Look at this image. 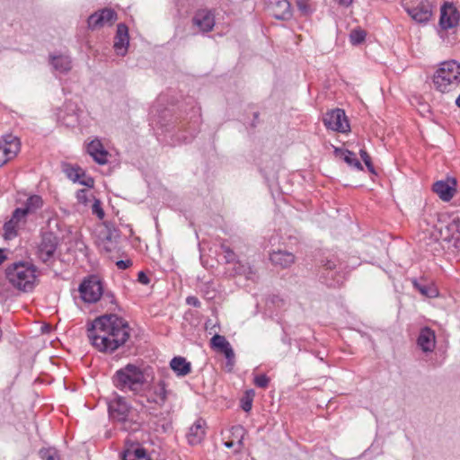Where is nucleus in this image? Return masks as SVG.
Masks as SVG:
<instances>
[{"label":"nucleus","instance_id":"54","mask_svg":"<svg viewBox=\"0 0 460 460\" xmlns=\"http://www.w3.org/2000/svg\"><path fill=\"white\" fill-rule=\"evenodd\" d=\"M111 239H112V234H110L108 236H107V240L109 241V243H111V245H104V249L106 250V252H111L113 250V245H112V242H111Z\"/></svg>","mask_w":460,"mask_h":460},{"label":"nucleus","instance_id":"20","mask_svg":"<svg viewBox=\"0 0 460 460\" xmlns=\"http://www.w3.org/2000/svg\"><path fill=\"white\" fill-rule=\"evenodd\" d=\"M206 422L202 419L197 420L187 433V440L190 445L199 444L205 436Z\"/></svg>","mask_w":460,"mask_h":460},{"label":"nucleus","instance_id":"40","mask_svg":"<svg viewBox=\"0 0 460 460\" xmlns=\"http://www.w3.org/2000/svg\"><path fill=\"white\" fill-rule=\"evenodd\" d=\"M252 395H250L249 392L241 399V408L245 412H249L252 410Z\"/></svg>","mask_w":460,"mask_h":460},{"label":"nucleus","instance_id":"48","mask_svg":"<svg viewBox=\"0 0 460 460\" xmlns=\"http://www.w3.org/2000/svg\"><path fill=\"white\" fill-rule=\"evenodd\" d=\"M132 265L131 260H119L116 262V266L119 270H127Z\"/></svg>","mask_w":460,"mask_h":460},{"label":"nucleus","instance_id":"50","mask_svg":"<svg viewBox=\"0 0 460 460\" xmlns=\"http://www.w3.org/2000/svg\"><path fill=\"white\" fill-rule=\"evenodd\" d=\"M58 123L60 125H65L67 128H74L75 125V122L79 123L78 117L75 118V119L73 123H66L65 120L67 117H66V116L58 117Z\"/></svg>","mask_w":460,"mask_h":460},{"label":"nucleus","instance_id":"26","mask_svg":"<svg viewBox=\"0 0 460 460\" xmlns=\"http://www.w3.org/2000/svg\"><path fill=\"white\" fill-rule=\"evenodd\" d=\"M44 201L41 196L40 195H31L27 198L25 202L23 203L21 208L24 211V213L29 216L35 214L39 209L43 207Z\"/></svg>","mask_w":460,"mask_h":460},{"label":"nucleus","instance_id":"17","mask_svg":"<svg viewBox=\"0 0 460 460\" xmlns=\"http://www.w3.org/2000/svg\"><path fill=\"white\" fill-rule=\"evenodd\" d=\"M169 394L170 391L166 389L165 382L161 380L151 389L150 394L147 395V402L163 407L167 401Z\"/></svg>","mask_w":460,"mask_h":460},{"label":"nucleus","instance_id":"44","mask_svg":"<svg viewBox=\"0 0 460 460\" xmlns=\"http://www.w3.org/2000/svg\"><path fill=\"white\" fill-rule=\"evenodd\" d=\"M93 213L98 217V218L102 219L104 217V211L101 207V203L99 200H95L93 205Z\"/></svg>","mask_w":460,"mask_h":460},{"label":"nucleus","instance_id":"56","mask_svg":"<svg viewBox=\"0 0 460 460\" xmlns=\"http://www.w3.org/2000/svg\"><path fill=\"white\" fill-rule=\"evenodd\" d=\"M166 98H167L166 94H161V95H159V97L157 99V102L159 104L163 103L166 100Z\"/></svg>","mask_w":460,"mask_h":460},{"label":"nucleus","instance_id":"41","mask_svg":"<svg viewBox=\"0 0 460 460\" xmlns=\"http://www.w3.org/2000/svg\"><path fill=\"white\" fill-rule=\"evenodd\" d=\"M270 383V378L265 375H258L254 377V385L260 388H267Z\"/></svg>","mask_w":460,"mask_h":460},{"label":"nucleus","instance_id":"12","mask_svg":"<svg viewBox=\"0 0 460 460\" xmlns=\"http://www.w3.org/2000/svg\"><path fill=\"white\" fill-rule=\"evenodd\" d=\"M117 19L116 13L109 8L94 13L88 18V26L92 30L111 24Z\"/></svg>","mask_w":460,"mask_h":460},{"label":"nucleus","instance_id":"18","mask_svg":"<svg viewBox=\"0 0 460 460\" xmlns=\"http://www.w3.org/2000/svg\"><path fill=\"white\" fill-rule=\"evenodd\" d=\"M408 14L418 23H426L429 21L432 11L429 4H420L415 7L406 9Z\"/></svg>","mask_w":460,"mask_h":460},{"label":"nucleus","instance_id":"33","mask_svg":"<svg viewBox=\"0 0 460 460\" xmlns=\"http://www.w3.org/2000/svg\"><path fill=\"white\" fill-rule=\"evenodd\" d=\"M59 112L65 113V115H78L84 112L81 106L78 105L77 102L69 101L64 104Z\"/></svg>","mask_w":460,"mask_h":460},{"label":"nucleus","instance_id":"13","mask_svg":"<svg viewBox=\"0 0 460 460\" xmlns=\"http://www.w3.org/2000/svg\"><path fill=\"white\" fill-rule=\"evenodd\" d=\"M129 45L128 28L124 23L117 25L116 35L114 37L113 48L119 56H125Z\"/></svg>","mask_w":460,"mask_h":460},{"label":"nucleus","instance_id":"36","mask_svg":"<svg viewBox=\"0 0 460 460\" xmlns=\"http://www.w3.org/2000/svg\"><path fill=\"white\" fill-rule=\"evenodd\" d=\"M366 32L361 29H355L349 34V40L352 45H358L365 40Z\"/></svg>","mask_w":460,"mask_h":460},{"label":"nucleus","instance_id":"28","mask_svg":"<svg viewBox=\"0 0 460 460\" xmlns=\"http://www.w3.org/2000/svg\"><path fill=\"white\" fill-rule=\"evenodd\" d=\"M234 271L237 275L244 276L247 279H252L255 276L253 268L248 262H243L239 260L234 263Z\"/></svg>","mask_w":460,"mask_h":460},{"label":"nucleus","instance_id":"37","mask_svg":"<svg viewBox=\"0 0 460 460\" xmlns=\"http://www.w3.org/2000/svg\"><path fill=\"white\" fill-rule=\"evenodd\" d=\"M27 215L24 213V211L21 208H17L13 210L12 213L11 220L15 222L18 226H20L21 224L26 223Z\"/></svg>","mask_w":460,"mask_h":460},{"label":"nucleus","instance_id":"16","mask_svg":"<svg viewBox=\"0 0 460 460\" xmlns=\"http://www.w3.org/2000/svg\"><path fill=\"white\" fill-rule=\"evenodd\" d=\"M86 152L99 164H106L108 163V151L104 148L100 139L95 138L88 143Z\"/></svg>","mask_w":460,"mask_h":460},{"label":"nucleus","instance_id":"4","mask_svg":"<svg viewBox=\"0 0 460 460\" xmlns=\"http://www.w3.org/2000/svg\"><path fill=\"white\" fill-rule=\"evenodd\" d=\"M433 83L441 93L456 90L460 84V63L456 60L441 62L434 74Z\"/></svg>","mask_w":460,"mask_h":460},{"label":"nucleus","instance_id":"5","mask_svg":"<svg viewBox=\"0 0 460 460\" xmlns=\"http://www.w3.org/2000/svg\"><path fill=\"white\" fill-rule=\"evenodd\" d=\"M347 265L337 256L332 255L322 261L320 280L328 287L336 288L343 284Z\"/></svg>","mask_w":460,"mask_h":460},{"label":"nucleus","instance_id":"14","mask_svg":"<svg viewBox=\"0 0 460 460\" xmlns=\"http://www.w3.org/2000/svg\"><path fill=\"white\" fill-rule=\"evenodd\" d=\"M418 347L425 353L432 352L436 347L435 332L428 327H422L417 338Z\"/></svg>","mask_w":460,"mask_h":460},{"label":"nucleus","instance_id":"46","mask_svg":"<svg viewBox=\"0 0 460 460\" xmlns=\"http://www.w3.org/2000/svg\"><path fill=\"white\" fill-rule=\"evenodd\" d=\"M76 199L81 203H87L88 201V191L84 189L76 191Z\"/></svg>","mask_w":460,"mask_h":460},{"label":"nucleus","instance_id":"58","mask_svg":"<svg viewBox=\"0 0 460 460\" xmlns=\"http://www.w3.org/2000/svg\"><path fill=\"white\" fill-rule=\"evenodd\" d=\"M225 446L228 448H231L233 446H234V442L233 441H226L225 443Z\"/></svg>","mask_w":460,"mask_h":460},{"label":"nucleus","instance_id":"29","mask_svg":"<svg viewBox=\"0 0 460 460\" xmlns=\"http://www.w3.org/2000/svg\"><path fill=\"white\" fill-rule=\"evenodd\" d=\"M63 171L66 176L74 182H78L82 176H84V171L80 166H74L66 164L63 166Z\"/></svg>","mask_w":460,"mask_h":460},{"label":"nucleus","instance_id":"43","mask_svg":"<svg viewBox=\"0 0 460 460\" xmlns=\"http://www.w3.org/2000/svg\"><path fill=\"white\" fill-rule=\"evenodd\" d=\"M258 117H244V120L243 121V125L246 127V129L249 131L250 128H253L256 127Z\"/></svg>","mask_w":460,"mask_h":460},{"label":"nucleus","instance_id":"53","mask_svg":"<svg viewBox=\"0 0 460 460\" xmlns=\"http://www.w3.org/2000/svg\"><path fill=\"white\" fill-rule=\"evenodd\" d=\"M325 115H345V111L343 109L336 108L331 111H328Z\"/></svg>","mask_w":460,"mask_h":460},{"label":"nucleus","instance_id":"11","mask_svg":"<svg viewBox=\"0 0 460 460\" xmlns=\"http://www.w3.org/2000/svg\"><path fill=\"white\" fill-rule=\"evenodd\" d=\"M192 24L200 32L210 31L215 26V15L209 10H199L192 18Z\"/></svg>","mask_w":460,"mask_h":460},{"label":"nucleus","instance_id":"6","mask_svg":"<svg viewBox=\"0 0 460 460\" xmlns=\"http://www.w3.org/2000/svg\"><path fill=\"white\" fill-rule=\"evenodd\" d=\"M82 300L87 304L98 302L103 294V283L96 275L85 277L78 287Z\"/></svg>","mask_w":460,"mask_h":460},{"label":"nucleus","instance_id":"22","mask_svg":"<svg viewBox=\"0 0 460 460\" xmlns=\"http://www.w3.org/2000/svg\"><path fill=\"white\" fill-rule=\"evenodd\" d=\"M170 367L177 376L183 377L191 372V364L187 361L183 357H174L171 362Z\"/></svg>","mask_w":460,"mask_h":460},{"label":"nucleus","instance_id":"1","mask_svg":"<svg viewBox=\"0 0 460 460\" xmlns=\"http://www.w3.org/2000/svg\"><path fill=\"white\" fill-rule=\"evenodd\" d=\"M128 323L115 314H106L87 324L91 344L103 353H113L130 337Z\"/></svg>","mask_w":460,"mask_h":460},{"label":"nucleus","instance_id":"21","mask_svg":"<svg viewBox=\"0 0 460 460\" xmlns=\"http://www.w3.org/2000/svg\"><path fill=\"white\" fill-rule=\"evenodd\" d=\"M270 260L274 265L285 269L295 262V255L288 251L278 250L270 254Z\"/></svg>","mask_w":460,"mask_h":460},{"label":"nucleus","instance_id":"59","mask_svg":"<svg viewBox=\"0 0 460 460\" xmlns=\"http://www.w3.org/2000/svg\"><path fill=\"white\" fill-rule=\"evenodd\" d=\"M456 104L457 107L460 108V95L456 98Z\"/></svg>","mask_w":460,"mask_h":460},{"label":"nucleus","instance_id":"61","mask_svg":"<svg viewBox=\"0 0 460 460\" xmlns=\"http://www.w3.org/2000/svg\"><path fill=\"white\" fill-rule=\"evenodd\" d=\"M454 223L460 224V219H459V218H457V219H454Z\"/></svg>","mask_w":460,"mask_h":460},{"label":"nucleus","instance_id":"10","mask_svg":"<svg viewBox=\"0 0 460 460\" xmlns=\"http://www.w3.org/2000/svg\"><path fill=\"white\" fill-rule=\"evenodd\" d=\"M460 13L451 3H445L440 9L439 25L443 30L456 28L459 24Z\"/></svg>","mask_w":460,"mask_h":460},{"label":"nucleus","instance_id":"42","mask_svg":"<svg viewBox=\"0 0 460 460\" xmlns=\"http://www.w3.org/2000/svg\"><path fill=\"white\" fill-rule=\"evenodd\" d=\"M231 431H232L233 436H234L236 438H238V443L242 444V441H243V438L244 436V432H245L243 427H242L241 425L234 426V427H232Z\"/></svg>","mask_w":460,"mask_h":460},{"label":"nucleus","instance_id":"39","mask_svg":"<svg viewBox=\"0 0 460 460\" xmlns=\"http://www.w3.org/2000/svg\"><path fill=\"white\" fill-rule=\"evenodd\" d=\"M359 155H360L363 162L365 163L368 172H370L371 173H376L375 167L371 161V157L369 156L367 152L365 149H360Z\"/></svg>","mask_w":460,"mask_h":460},{"label":"nucleus","instance_id":"19","mask_svg":"<svg viewBox=\"0 0 460 460\" xmlns=\"http://www.w3.org/2000/svg\"><path fill=\"white\" fill-rule=\"evenodd\" d=\"M324 126L332 131L347 133L350 131L348 117H323Z\"/></svg>","mask_w":460,"mask_h":460},{"label":"nucleus","instance_id":"25","mask_svg":"<svg viewBox=\"0 0 460 460\" xmlns=\"http://www.w3.org/2000/svg\"><path fill=\"white\" fill-rule=\"evenodd\" d=\"M334 154L337 156L342 157L344 162L348 164L350 167L356 168L357 170L359 171L363 170V166L359 160L357 158L356 154L354 152L341 147H335Z\"/></svg>","mask_w":460,"mask_h":460},{"label":"nucleus","instance_id":"60","mask_svg":"<svg viewBox=\"0 0 460 460\" xmlns=\"http://www.w3.org/2000/svg\"><path fill=\"white\" fill-rule=\"evenodd\" d=\"M2 338H3V331H2V329L0 328V341L2 340Z\"/></svg>","mask_w":460,"mask_h":460},{"label":"nucleus","instance_id":"30","mask_svg":"<svg viewBox=\"0 0 460 460\" xmlns=\"http://www.w3.org/2000/svg\"><path fill=\"white\" fill-rule=\"evenodd\" d=\"M411 283L416 290H418L421 295L427 297H435L438 294L436 288L418 280L417 279H412Z\"/></svg>","mask_w":460,"mask_h":460},{"label":"nucleus","instance_id":"24","mask_svg":"<svg viewBox=\"0 0 460 460\" xmlns=\"http://www.w3.org/2000/svg\"><path fill=\"white\" fill-rule=\"evenodd\" d=\"M122 460H152L146 450L139 445L127 447L122 453Z\"/></svg>","mask_w":460,"mask_h":460},{"label":"nucleus","instance_id":"7","mask_svg":"<svg viewBox=\"0 0 460 460\" xmlns=\"http://www.w3.org/2000/svg\"><path fill=\"white\" fill-rule=\"evenodd\" d=\"M59 239L53 232H44L38 245L37 255L43 263L50 261L58 247Z\"/></svg>","mask_w":460,"mask_h":460},{"label":"nucleus","instance_id":"9","mask_svg":"<svg viewBox=\"0 0 460 460\" xmlns=\"http://www.w3.org/2000/svg\"><path fill=\"white\" fill-rule=\"evenodd\" d=\"M130 409V405L121 396L116 397L114 400L111 401L108 405L110 418L113 421L121 423L128 420Z\"/></svg>","mask_w":460,"mask_h":460},{"label":"nucleus","instance_id":"2","mask_svg":"<svg viewBox=\"0 0 460 460\" xmlns=\"http://www.w3.org/2000/svg\"><path fill=\"white\" fill-rule=\"evenodd\" d=\"M37 268L31 263L18 261L5 269V276L9 283L16 289L31 292L38 283Z\"/></svg>","mask_w":460,"mask_h":460},{"label":"nucleus","instance_id":"27","mask_svg":"<svg viewBox=\"0 0 460 460\" xmlns=\"http://www.w3.org/2000/svg\"><path fill=\"white\" fill-rule=\"evenodd\" d=\"M272 12L279 20L288 19L291 16L290 3L288 0H278L272 5Z\"/></svg>","mask_w":460,"mask_h":460},{"label":"nucleus","instance_id":"57","mask_svg":"<svg viewBox=\"0 0 460 460\" xmlns=\"http://www.w3.org/2000/svg\"><path fill=\"white\" fill-rule=\"evenodd\" d=\"M5 255L4 253V250L0 249V264L5 260Z\"/></svg>","mask_w":460,"mask_h":460},{"label":"nucleus","instance_id":"38","mask_svg":"<svg viewBox=\"0 0 460 460\" xmlns=\"http://www.w3.org/2000/svg\"><path fill=\"white\" fill-rule=\"evenodd\" d=\"M220 248L225 254V259L227 263H235L236 261H238L236 254L229 246L226 245L225 243H222Z\"/></svg>","mask_w":460,"mask_h":460},{"label":"nucleus","instance_id":"45","mask_svg":"<svg viewBox=\"0 0 460 460\" xmlns=\"http://www.w3.org/2000/svg\"><path fill=\"white\" fill-rule=\"evenodd\" d=\"M83 179H79L78 182L81 184V185H84L85 187H88V188H93L94 186V180L93 177L91 176H86L84 174V176H82Z\"/></svg>","mask_w":460,"mask_h":460},{"label":"nucleus","instance_id":"3","mask_svg":"<svg viewBox=\"0 0 460 460\" xmlns=\"http://www.w3.org/2000/svg\"><path fill=\"white\" fill-rule=\"evenodd\" d=\"M112 383L122 392L129 391L137 394L143 390L146 378L140 367L134 364H127L114 373Z\"/></svg>","mask_w":460,"mask_h":460},{"label":"nucleus","instance_id":"23","mask_svg":"<svg viewBox=\"0 0 460 460\" xmlns=\"http://www.w3.org/2000/svg\"><path fill=\"white\" fill-rule=\"evenodd\" d=\"M49 62L52 67L58 73L64 74L71 69V59L66 55H50Z\"/></svg>","mask_w":460,"mask_h":460},{"label":"nucleus","instance_id":"49","mask_svg":"<svg viewBox=\"0 0 460 460\" xmlns=\"http://www.w3.org/2000/svg\"><path fill=\"white\" fill-rule=\"evenodd\" d=\"M137 280L139 283H141L143 285H148L150 283L149 277L144 271L138 272Z\"/></svg>","mask_w":460,"mask_h":460},{"label":"nucleus","instance_id":"31","mask_svg":"<svg viewBox=\"0 0 460 460\" xmlns=\"http://www.w3.org/2000/svg\"><path fill=\"white\" fill-rule=\"evenodd\" d=\"M0 143L3 146H7L8 148L13 150L15 155H17V154L20 151V148H21L20 139L16 136H13V134L4 135L0 138Z\"/></svg>","mask_w":460,"mask_h":460},{"label":"nucleus","instance_id":"35","mask_svg":"<svg viewBox=\"0 0 460 460\" xmlns=\"http://www.w3.org/2000/svg\"><path fill=\"white\" fill-rule=\"evenodd\" d=\"M39 455L41 460H60L58 451L55 447L41 448Z\"/></svg>","mask_w":460,"mask_h":460},{"label":"nucleus","instance_id":"47","mask_svg":"<svg viewBox=\"0 0 460 460\" xmlns=\"http://www.w3.org/2000/svg\"><path fill=\"white\" fill-rule=\"evenodd\" d=\"M102 298L110 304H112V305L116 304L115 296L111 291H105L103 289V294L102 296Z\"/></svg>","mask_w":460,"mask_h":460},{"label":"nucleus","instance_id":"8","mask_svg":"<svg viewBox=\"0 0 460 460\" xmlns=\"http://www.w3.org/2000/svg\"><path fill=\"white\" fill-rule=\"evenodd\" d=\"M457 181L454 177L437 181L432 185V191L444 202H449L456 193Z\"/></svg>","mask_w":460,"mask_h":460},{"label":"nucleus","instance_id":"51","mask_svg":"<svg viewBox=\"0 0 460 460\" xmlns=\"http://www.w3.org/2000/svg\"><path fill=\"white\" fill-rule=\"evenodd\" d=\"M0 146H1V151L5 155L6 157L9 158V160H12L13 158H14L16 156L14 155L13 150L8 148L7 146H3L1 143H0Z\"/></svg>","mask_w":460,"mask_h":460},{"label":"nucleus","instance_id":"32","mask_svg":"<svg viewBox=\"0 0 460 460\" xmlns=\"http://www.w3.org/2000/svg\"><path fill=\"white\" fill-rule=\"evenodd\" d=\"M296 5L304 16H309L316 10V5L313 0H296Z\"/></svg>","mask_w":460,"mask_h":460},{"label":"nucleus","instance_id":"55","mask_svg":"<svg viewBox=\"0 0 460 460\" xmlns=\"http://www.w3.org/2000/svg\"><path fill=\"white\" fill-rule=\"evenodd\" d=\"M203 292H204L205 297L208 298V299H212L215 296V294H216V291L214 289H212V290L208 289L206 291L203 290Z\"/></svg>","mask_w":460,"mask_h":460},{"label":"nucleus","instance_id":"34","mask_svg":"<svg viewBox=\"0 0 460 460\" xmlns=\"http://www.w3.org/2000/svg\"><path fill=\"white\" fill-rule=\"evenodd\" d=\"M17 224L11 219L4 224V236L5 239L10 240L17 235Z\"/></svg>","mask_w":460,"mask_h":460},{"label":"nucleus","instance_id":"52","mask_svg":"<svg viewBox=\"0 0 460 460\" xmlns=\"http://www.w3.org/2000/svg\"><path fill=\"white\" fill-rule=\"evenodd\" d=\"M186 303H187V305L194 306V307H199L200 306L199 300L198 299V297H196L194 296H188L186 298Z\"/></svg>","mask_w":460,"mask_h":460},{"label":"nucleus","instance_id":"15","mask_svg":"<svg viewBox=\"0 0 460 460\" xmlns=\"http://www.w3.org/2000/svg\"><path fill=\"white\" fill-rule=\"evenodd\" d=\"M211 348L225 355L229 364H233L234 358V349L225 336L215 334L210 340Z\"/></svg>","mask_w":460,"mask_h":460}]
</instances>
